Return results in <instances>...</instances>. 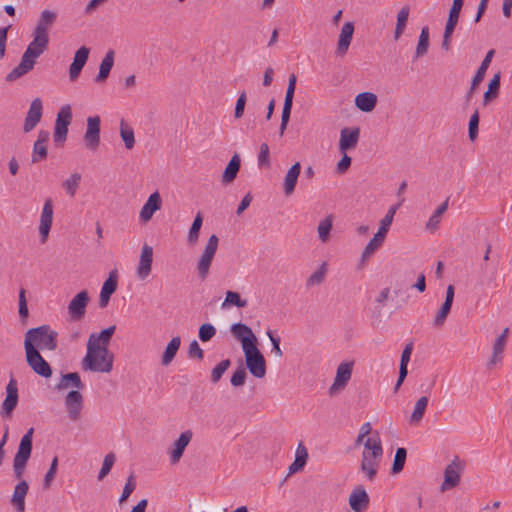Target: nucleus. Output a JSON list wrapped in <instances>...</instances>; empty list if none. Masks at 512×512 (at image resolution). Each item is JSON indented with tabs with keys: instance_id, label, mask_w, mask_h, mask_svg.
<instances>
[{
	"instance_id": "nucleus-35",
	"label": "nucleus",
	"mask_w": 512,
	"mask_h": 512,
	"mask_svg": "<svg viewBox=\"0 0 512 512\" xmlns=\"http://www.w3.org/2000/svg\"><path fill=\"white\" fill-rule=\"evenodd\" d=\"M69 386H72L78 390H82L84 388V384L81 381L80 375L77 372H70L67 374H63L56 384L55 388L58 391L65 390Z\"/></svg>"
},
{
	"instance_id": "nucleus-42",
	"label": "nucleus",
	"mask_w": 512,
	"mask_h": 512,
	"mask_svg": "<svg viewBox=\"0 0 512 512\" xmlns=\"http://www.w3.org/2000/svg\"><path fill=\"white\" fill-rule=\"evenodd\" d=\"M181 345V339L179 336L173 337L167 344L165 351L162 356L161 364L163 366L169 365L177 354Z\"/></svg>"
},
{
	"instance_id": "nucleus-18",
	"label": "nucleus",
	"mask_w": 512,
	"mask_h": 512,
	"mask_svg": "<svg viewBox=\"0 0 512 512\" xmlns=\"http://www.w3.org/2000/svg\"><path fill=\"white\" fill-rule=\"evenodd\" d=\"M494 54H495V50L491 49L487 52L484 59L482 60L479 68L477 69L474 77L472 78L471 86H470L468 92L466 93L465 97H466L467 102L470 101L476 87L483 81L486 71H487L489 65L491 64Z\"/></svg>"
},
{
	"instance_id": "nucleus-15",
	"label": "nucleus",
	"mask_w": 512,
	"mask_h": 512,
	"mask_svg": "<svg viewBox=\"0 0 512 512\" xmlns=\"http://www.w3.org/2000/svg\"><path fill=\"white\" fill-rule=\"evenodd\" d=\"M89 295L86 290L76 294L68 305V312L72 320H81L86 312Z\"/></svg>"
},
{
	"instance_id": "nucleus-28",
	"label": "nucleus",
	"mask_w": 512,
	"mask_h": 512,
	"mask_svg": "<svg viewBox=\"0 0 512 512\" xmlns=\"http://www.w3.org/2000/svg\"><path fill=\"white\" fill-rule=\"evenodd\" d=\"M50 137V133L45 130H41L38 134V138L33 145V153L31 157L32 163H39L47 157V146Z\"/></svg>"
},
{
	"instance_id": "nucleus-53",
	"label": "nucleus",
	"mask_w": 512,
	"mask_h": 512,
	"mask_svg": "<svg viewBox=\"0 0 512 512\" xmlns=\"http://www.w3.org/2000/svg\"><path fill=\"white\" fill-rule=\"evenodd\" d=\"M115 460H116L115 454L112 452L108 453L104 457L102 467H101L98 477H97L99 481L103 480L110 473V471L115 463Z\"/></svg>"
},
{
	"instance_id": "nucleus-46",
	"label": "nucleus",
	"mask_w": 512,
	"mask_h": 512,
	"mask_svg": "<svg viewBox=\"0 0 512 512\" xmlns=\"http://www.w3.org/2000/svg\"><path fill=\"white\" fill-rule=\"evenodd\" d=\"M429 48V28L427 26L421 29L418 43L416 46L414 59H418L427 54Z\"/></svg>"
},
{
	"instance_id": "nucleus-14",
	"label": "nucleus",
	"mask_w": 512,
	"mask_h": 512,
	"mask_svg": "<svg viewBox=\"0 0 512 512\" xmlns=\"http://www.w3.org/2000/svg\"><path fill=\"white\" fill-rule=\"evenodd\" d=\"M193 437L191 430H186L180 434L174 441L172 447L168 450L171 464H177L182 458L186 447L189 445Z\"/></svg>"
},
{
	"instance_id": "nucleus-60",
	"label": "nucleus",
	"mask_w": 512,
	"mask_h": 512,
	"mask_svg": "<svg viewBox=\"0 0 512 512\" xmlns=\"http://www.w3.org/2000/svg\"><path fill=\"white\" fill-rule=\"evenodd\" d=\"M247 377V373L243 366H239L236 371L233 373L230 383L234 387L243 386Z\"/></svg>"
},
{
	"instance_id": "nucleus-48",
	"label": "nucleus",
	"mask_w": 512,
	"mask_h": 512,
	"mask_svg": "<svg viewBox=\"0 0 512 512\" xmlns=\"http://www.w3.org/2000/svg\"><path fill=\"white\" fill-rule=\"evenodd\" d=\"M333 226V215L330 214L322 219L317 227L318 237L319 239L325 243L329 240V233Z\"/></svg>"
},
{
	"instance_id": "nucleus-32",
	"label": "nucleus",
	"mask_w": 512,
	"mask_h": 512,
	"mask_svg": "<svg viewBox=\"0 0 512 512\" xmlns=\"http://www.w3.org/2000/svg\"><path fill=\"white\" fill-rule=\"evenodd\" d=\"M28 489L29 486L25 480H21L14 488L11 503L16 508L17 512L25 511V497Z\"/></svg>"
},
{
	"instance_id": "nucleus-55",
	"label": "nucleus",
	"mask_w": 512,
	"mask_h": 512,
	"mask_svg": "<svg viewBox=\"0 0 512 512\" xmlns=\"http://www.w3.org/2000/svg\"><path fill=\"white\" fill-rule=\"evenodd\" d=\"M326 272H327V265L325 262H323L321 264L320 268L310 275V277L307 280V285L314 286V285L321 284L324 281Z\"/></svg>"
},
{
	"instance_id": "nucleus-38",
	"label": "nucleus",
	"mask_w": 512,
	"mask_h": 512,
	"mask_svg": "<svg viewBox=\"0 0 512 512\" xmlns=\"http://www.w3.org/2000/svg\"><path fill=\"white\" fill-rule=\"evenodd\" d=\"M403 201H404V199L402 198L399 201L398 204L392 205L388 209L386 215L380 221V227H379L376 235H378V236L382 237L383 239H385L386 234H387V232H388V230H389V228H390V226H391V224L393 222L394 216H395L397 210L399 209V207L402 205Z\"/></svg>"
},
{
	"instance_id": "nucleus-7",
	"label": "nucleus",
	"mask_w": 512,
	"mask_h": 512,
	"mask_svg": "<svg viewBox=\"0 0 512 512\" xmlns=\"http://www.w3.org/2000/svg\"><path fill=\"white\" fill-rule=\"evenodd\" d=\"M246 367L256 378H264L266 375V360L257 345L243 351Z\"/></svg>"
},
{
	"instance_id": "nucleus-11",
	"label": "nucleus",
	"mask_w": 512,
	"mask_h": 512,
	"mask_svg": "<svg viewBox=\"0 0 512 512\" xmlns=\"http://www.w3.org/2000/svg\"><path fill=\"white\" fill-rule=\"evenodd\" d=\"M233 337L241 343L242 350L252 348L257 345L258 340L252 329L241 322L234 323L230 327Z\"/></svg>"
},
{
	"instance_id": "nucleus-52",
	"label": "nucleus",
	"mask_w": 512,
	"mask_h": 512,
	"mask_svg": "<svg viewBox=\"0 0 512 512\" xmlns=\"http://www.w3.org/2000/svg\"><path fill=\"white\" fill-rule=\"evenodd\" d=\"M81 181V174L78 172L73 173L68 179H66L63 182V188L66 190V192L71 196L74 197L76 194L77 188L79 187Z\"/></svg>"
},
{
	"instance_id": "nucleus-34",
	"label": "nucleus",
	"mask_w": 512,
	"mask_h": 512,
	"mask_svg": "<svg viewBox=\"0 0 512 512\" xmlns=\"http://www.w3.org/2000/svg\"><path fill=\"white\" fill-rule=\"evenodd\" d=\"M412 350H413V344L408 343L405 346L404 350L402 351L401 360H400V368H399V376H398V380L394 387L395 391H397L400 388V386L402 385L403 381L405 380V378L408 374L407 365L410 361Z\"/></svg>"
},
{
	"instance_id": "nucleus-31",
	"label": "nucleus",
	"mask_w": 512,
	"mask_h": 512,
	"mask_svg": "<svg viewBox=\"0 0 512 512\" xmlns=\"http://www.w3.org/2000/svg\"><path fill=\"white\" fill-rule=\"evenodd\" d=\"M116 327L114 325L103 329L100 333H92L89 336L87 345H91L96 349V347H106L108 348L110 344V340L115 332Z\"/></svg>"
},
{
	"instance_id": "nucleus-57",
	"label": "nucleus",
	"mask_w": 512,
	"mask_h": 512,
	"mask_svg": "<svg viewBox=\"0 0 512 512\" xmlns=\"http://www.w3.org/2000/svg\"><path fill=\"white\" fill-rule=\"evenodd\" d=\"M231 362L229 359L222 360L218 365H216L211 372V381L213 383H217L225 371L229 368Z\"/></svg>"
},
{
	"instance_id": "nucleus-56",
	"label": "nucleus",
	"mask_w": 512,
	"mask_h": 512,
	"mask_svg": "<svg viewBox=\"0 0 512 512\" xmlns=\"http://www.w3.org/2000/svg\"><path fill=\"white\" fill-rule=\"evenodd\" d=\"M216 332V328L212 324L205 323L200 326L198 336L202 342H208L216 335Z\"/></svg>"
},
{
	"instance_id": "nucleus-21",
	"label": "nucleus",
	"mask_w": 512,
	"mask_h": 512,
	"mask_svg": "<svg viewBox=\"0 0 512 512\" xmlns=\"http://www.w3.org/2000/svg\"><path fill=\"white\" fill-rule=\"evenodd\" d=\"M89 53H90V49L87 48L86 46L80 47L75 52L73 62L71 63V65L69 67V78L71 81H75L79 77L83 67L85 66V64L88 60Z\"/></svg>"
},
{
	"instance_id": "nucleus-64",
	"label": "nucleus",
	"mask_w": 512,
	"mask_h": 512,
	"mask_svg": "<svg viewBox=\"0 0 512 512\" xmlns=\"http://www.w3.org/2000/svg\"><path fill=\"white\" fill-rule=\"evenodd\" d=\"M188 356L189 358H197L198 360H202L204 358V352L196 340L190 342Z\"/></svg>"
},
{
	"instance_id": "nucleus-4",
	"label": "nucleus",
	"mask_w": 512,
	"mask_h": 512,
	"mask_svg": "<svg viewBox=\"0 0 512 512\" xmlns=\"http://www.w3.org/2000/svg\"><path fill=\"white\" fill-rule=\"evenodd\" d=\"M114 355L106 347L87 345L86 355L81 361L82 369L97 373H110L113 369Z\"/></svg>"
},
{
	"instance_id": "nucleus-5",
	"label": "nucleus",
	"mask_w": 512,
	"mask_h": 512,
	"mask_svg": "<svg viewBox=\"0 0 512 512\" xmlns=\"http://www.w3.org/2000/svg\"><path fill=\"white\" fill-rule=\"evenodd\" d=\"M34 429L30 428L21 438L18 450L13 459V471L16 479H22L26 465L32 453Z\"/></svg>"
},
{
	"instance_id": "nucleus-27",
	"label": "nucleus",
	"mask_w": 512,
	"mask_h": 512,
	"mask_svg": "<svg viewBox=\"0 0 512 512\" xmlns=\"http://www.w3.org/2000/svg\"><path fill=\"white\" fill-rule=\"evenodd\" d=\"M353 33L354 24L352 22H346L341 28L337 42L336 54L338 56L343 57L346 55L353 38Z\"/></svg>"
},
{
	"instance_id": "nucleus-9",
	"label": "nucleus",
	"mask_w": 512,
	"mask_h": 512,
	"mask_svg": "<svg viewBox=\"0 0 512 512\" xmlns=\"http://www.w3.org/2000/svg\"><path fill=\"white\" fill-rule=\"evenodd\" d=\"M26 362L31 370L43 377L50 378L52 376V368L50 364L43 358L39 351L30 349L25 350Z\"/></svg>"
},
{
	"instance_id": "nucleus-49",
	"label": "nucleus",
	"mask_w": 512,
	"mask_h": 512,
	"mask_svg": "<svg viewBox=\"0 0 512 512\" xmlns=\"http://www.w3.org/2000/svg\"><path fill=\"white\" fill-rule=\"evenodd\" d=\"M120 136L125 144L126 149L130 150L135 145V137L133 129L124 122L120 123Z\"/></svg>"
},
{
	"instance_id": "nucleus-13",
	"label": "nucleus",
	"mask_w": 512,
	"mask_h": 512,
	"mask_svg": "<svg viewBox=\"0 0 512 512\" xmlns=\"http://www.w3.org/2000/svg\"><path fill=\"white\" fill-rule=\"evenodd\" d=\"M354 363L342 362L338 365L333 384L329 388L330 395L343 390L351 379Z\"/></svg>"
},
{
	"instance_id": "nucleus-1",
	"label": "nucleus",
	"mask_w": 512,
	"mask_h": 512,
	"mask_svg": "<svg viewBox=\"0 0 512 512\" xmlns=\"http://www.w3.org/2000/svg\"><path fill=\"white\" fill-rule=\"evenodd\" d=\"M57 19V13L45 9L40 13L36 26L32 33V41L23 53L20 63L7 75V82H14L33 70L36 60L49 46V33Z\"/></svg>"
},
{
	"instance_id": "nucleus-41",
	"label": "nucleus",
	"mask_w": 512,
	"mask_h": 512,
	"mask_svg": "<svg viewBox=\"0 0 512 512\" xmlns=\"http://www.w3.org/2000/svg\"><path fill=\"white\" fill-rule=\"evenodd\" d=\"M501 73L497 72L488 84V89L483 96V105H488L491 101L496 99L500 89Z\"/></svg>"
},
{
	"instance_id": "nucleus-20",
	"label": "nucleus",
	"mask_w": 512,
	"mask_h": 512,
	"mask_svg": "<svg viewBox=\"0 0 512 512\" xmlns=\"http://www.w3.org/2000/svg\"><path fill=\"white\" fill-rule=\"evenodd\" d=\"M52 221H53V202L49 198V199H46V201L44 203L41 217H40L39 232L41 235L42 243H45L48 238V235H49V232H50V229L52 226Z\"/></svg>"
},
{
	"instance_id": "nucleus-40",
	"label": "nucleus",
	"mask_w": 512,
	"mask_h": 512,
	"mask_svg": "<svg viewBox=\"0 0 512 512\" xmlns=\"http://www.w3.org/2000/svg\"><path fill=\"white\" fill-rule=\"evenodd\" d=\"M308 459V451L304 444L301 442L298 444L296 449V455L294 462L289 466V474H294L301 471L306 465Z\"/></svg>"
},
{
	"instance_id": "nucleus-36",
	"label": "nucleus",
	"mask_w": 512,
	"mask_h": 512,
	"mask_svg": "<svg viewBox=\"0 0 512 512\" xmlns=\"http://www.w3.org/2000/svg\"><path fill=\"white\" fill-rule=\"evenodd\" d=\"M377 103V96L372 92L359 93L355 98L356 107L363 112L372 111Z\"/></svg>"
},
{
	"instance_id": "nucleus-29",
	"label": "nucleus",
	"mask_w": 512,
	"mask_h": 512,
	"mask_svg": "<svg viewBox=\"0 0 512 512\" xmlns=\"http://www.w3.org/2000/svg\"><path fill=\"white\" fill-rule=\"evenodd\" d=\"M162 205V199L160 194L156 191L152 193L146 203L143 205L140 211V219L143 222H148L152 219L153 214L160 210Z\"/></svg>"
},
{
	"instance_id": "nucleus-33",
	"label": "nucleus",
	"mask_w": 512,
	"mask_h": 512,
	"mask_svg": "<svg viewBox=\"0 0 512 512\" xmlns=\"http://www.w3.org/2000/svg\"><path fill=\"white\" fill-rule=\"evenodd\" d=\"M300 172L301 165L299 162L293 164L287 171L284 178V193L286 196L294 192Z\"/></svg>"
},
{
	"instance_id": "nucleus-26",
	"label": "nucleus",
	"mask_w": 512,
	"mask_h": 512,
	"mask_svg": "<svg viewBox=\"0 0 512 512\" xmlns=\"http://www.w3.org/2000/svg\"><path fill=\"white\" fill-rule=\"evenodd\" d=\"M360 136V129L355 128H343L340 132L339 150L341 152H347L348 150L354 149L357 146Z\"/></svg>"
},
{
	"instance_id": "nucleus-43",
	"label": "nucleus",
	"mask_w": 512,
	"mask_h": 512,
	"mask_svg": "<svg viewBox=\"0 0 512 512\" xmlns=\"http://www.w3.org/2000/svg\"><path fill=\"white\" fill-rule=\"evenodd\" d=\"M505 346L506 342L503 341V338H496L492 348V355L487 362L488 369H492L495 365L502 362Z\"/></svg>"
},
{
	"instance_id": "nucleus-3",
	"label": "nucleus",
	"mask_w": 512,
	"mask_h": 512,
	"mask_svg": "<svg viewBox=\"0 0 512 512\" xmlns=\"http://www.w3.org/2000/svg\"><path fill=\"white\" fill-rule=\"evenodd\" d=\"M383 456V447L380 437L367 438L361 455L360 470L368 480L372 481L377 475L380 460Z\"/></svg>"
},
{
	"instance_id": "nucleus-58",
	"label": "nucleus",
	"mask_w": 512,
	"mask_h": 512,
	"mask_svg": "<svg viewBox=\"0 0 512 512\" xmlns=\"http://www.w3.org/2000/svg\"><path fill=\"white\" fill-rule=\"evenodd\" d=\"M292 105H293V103L284 102L283 109H282V115H281V124H280V128H279L280 136L284 135V132L289 123Z\"/></svg>"
},
{
	"instance_id": "nucleus-51",
	"label": "nucleus",
	"mask_w": 512,
	"mask_h": 512,
	"mask_svg": "<svg viewBox=\"0 0 512 512\" xmlns=\"http://www.w3.org/2000/svg\"><path fill=\"white\" fill-rule=\"evenodd\" d=\"M406 457H407L406 449L402 448V447L397 448L395 456H394L392 468H391L392 474H398L403 470L405 461H406Z\"/></svg>"
},
{
	"instance_id": "nucleus-50",
	"label": "nucleus",
	"mask_w": 512,
	"mask_h": 512,
	"mask_svg": "<svg viewBox=\"0 0 512 512\" xmlns=\"http://www.w3.org/2000/svg\"><path fill=\"white\" fill-rule=\"evenodd\" d=\"M203 223V217L200 212L197 213V215L194 218V221L189 229L187 240L189 244L194 245L198 238H199V232L202 227Z\"/></svg>"
},
{
	"instance_id": "nucleus-17",
	"label": "nucleus",
	"mask_w": 512,
	"mask_h": 512,
	"mask_svg": "<svg viewBox=\"0 0 512 512\" xmlns=\"http://www.w3.org/2000/svg\"><path fill=\"white\" fill-rule=\"evenodd\" d=\"M43 114V104L40 98H35L29 107L25 117L23 130L24 132L32 131L40 122Z\"/></svg>"
},
{
	"instance_id": "nucleus-54",
	"label": "nucleus",
	"mask_w": 512,
	"mask_h": 512,
	"mask_svg": "<svg viewBox=\"0 0 512 512\" xmlns=\"http://www.w3.org/2000/svg\"><path fill=\"white\" fill-rule=\"evenodd\" d=\"M226 305H235L238 308H244L247 306V300L241 299L239 293L234 291H227L226 298L222 304L223 307Z\"/></svg>"
},
{
	"instance_id": "nucleus-6",
	"label": "nucleus",
	"mask_w": 512,
	"mask_h": 512,
	"mask_svg": "<svg viewBox=\"0 0 512 512\" xmlns=\"http://www.w3.org/2000/svg\"><path fill=\"white\" fill-rule=\"evenodd\" d=\"M218 245L219 238L215 234L211 235L197 261V275L202 281L206 280L209 275L210 267L217 252Z\"/></svg>"
},
{
	"instance_id": "nucleus-63",
	"label": "nucleus",
	"mask_w": 512,
	"mask_h": 512,
	"mask_svg": "<svg viewBox=\"0 0 512 512\" xmlns=\"http://www.w3.org/2000/svg\"><path fill=\"white\" fill-rule=\"evenodd\" d=\"M296 82H297L296 75L295 74H291L289 76V79H288V87H287V90H286V95H285L284 102L293 103V97H294V93H295Z\"/></svg>"
},
{
	"instance_id": "nucleus-37",
	"label": "nucleus",
	"mask_w": 512,
	"mask_h": 512,
	"mask_svg": "<svg viewBox=\"0 0 512 512\" xmlns=\"http://www.w3.org/2000/svg\"><path fill=\"white\" fill-rule=\"evenodd\" d=\"M113 65H114V51L109 50L105 54L104 58L102 59V61L100 63L99 73L94 79L95 82H97V83L104 82L108 78Z\"/></svg>"
},
{
	"instance_id": "nucleus-44",
	"label": "nucleus",
	"mask_w": 512,
	"mask_h": 512,
	"mask_svg": "<svg viewBox=\"0 0 512 512\" xmlns=\"http://www.w3.org/2000/svg\"><path fill=\"white\" fill-rule=\"evenodd\" d=\"M384 240L382 237L378 235H374V237L367 243L365 246L362 255L360 264L364 265L365 262L383 245Z\"/></svg>"
},
{
	"instance_id": "nucleus-30",
	"label": "nucleus",
	"mask_w": 512,
	"mask_h": 512,
	"mask_svg": "<svg viewBox=\"0 0 512 512\" xmlns=\"http://www.w3.org/2000/svg\"><path fill=\"white\" fill-rule=\"evenodd\" d=\"M116 327L114 325L103 329L100 333H92L89 336L87 345H91L96 349V347H106L108 348L110 344V340L115 332Z\"/></svg>"
},
{
	"instance_id": "nucleus-61",
	"label": "nucleus",
	"mask_w": 512,
	"mask_h": 512,
	"mask_svg": "<svg viewBox=\"0 0 512 512\" xmlns=\"http://www.w3.org/2000/svg\"><path fill=\"white\" fill-rule=\"evenodd\" d=\"M57 467H58V458L54 457L51 462L50 468L48 469V471L44 477L43 485H44L45 489L50 488L51 483L56 475Z\"/></svg>"
},
{
	"instance_id": "nucleus-10",
	"label": "nucleus",
	"mask_w": 512,
	"mask_h": 512,
	"mask_svg": "<svg viewBox=\"0 0 512 512\" xmlns=\"http://www.w3.org/2000/svg\"><path fill=\"white\" fill-rule=\"evenodd\" d=\"M72 120V111L69 104L63 105L57 114L55 129H54V141L56 143L64 142L68 134V126Z\"/></svg>"
},
{
	"instance_id": "nucleus-22",
	"label": "nucleus",
	"mask_w": 512,
	"mask_h": 512,
	"mask_svg": "<svg viewBox=\"0 0 512 512\" xmlns=\"http://www.w3.org/2000/svg\"><path fill=\"white\" fill-rule=\"evenodd\" d=\"M153 248L147 244L142 247L137 267V275L141 280L146 279L152 270Z\"/></svg>"
},
{
	"instance_id": "nucleus-59",
	"label": "nucleus",
	"mask_w": 512,
	"mask_h": 512,
	"mask_svg": "<svg viewBox=\"0 0 512 512\" xmlns=\"http://www.w3.org/2000/svg\"><path fill=\"white\" fill-rule=\"evenodd\" d=\"M478 126H479V112L475 110V112L471 115L469 120V128L468 135L471 141H474L478 136Z\"/></svg>"
},
{
	"instance_id": "nucleus-12",
	"label": "nucleus",
	"mask_w": 512,
	"mask_h": 512,
	"mask_svg": "<svg viewBox=\"0 0 512 512\" xmlns=\"http://www.w3.org/2000/svg\"><path fill=\"white\" fill-rule=\"evenodd\" d=\"M100 117H88L87 129L83 137L85 147L90 151H96L100 144Z\"/></svg>"
},
{
	"instance_id": "nucleus-62",
	"label": "nucleus",
	"mask_w": 512,
	"mask_h": 512,
	"mask_svg": "<svg viewBox=\"0 0 512 512\" xmlns=\"http://www.w3.org/2000/svg\"><path fill=\"white\" fill-rule=\"evenodd\" d=\"M135 487H136L135 478H134V475L131 474L128 477L127 482L123 488L119 502L123 503L124 501H126L128 499V497L132 494V492L135 490Z\"/></svg>"
},
{
	"instance_id": "nucleus-23",
	"label": "nucleus",
	"mask_w": 512,
	"mask_h": 512,
	"mask_svg": "<svg viewBox=\"0 0 512 512\" xmlns=\"http://www.w3.org/2000/svg\"><path fill=\"white\" fill-rule=\"evenodd\" d=\"M369 502V496L362 485L357 486L349 496V505L354 512H364Z\"/></svg>"
},
{
	"instance_id": "nucleus-2",
	"label": "nucleus",
	"mask_w": 512,
	"mask_h": 512,
	"mask_svg": "<svg viewBox=\"0 0 512 512\" xmlns=\"http://www.w3.org/2000/svg\"><path fill=\"white\" fill-rule=\"evenodd\" d=\"M58 333L49 325L44 324L35 328H30L25 333L24 349L42 351H55L57 349Z\"/></svg>"
},
{
	"instance_id": "nucleus-24",
	"label": "nucleus",
	"mask_w": 512,
	"mask_h": 512,
	"mask_svg": "<svg viewBox=\"0 0 512 512\" xmlns=\"http://www.w3.org/2000/svg\"><path fill=\"white\" fill-rule=\"evenodd\" d=\"M118 285V274L117 270H112L109 273L108 278L103 283L101 292H100V299H99V306L101 308H105L110 300L111 295L116 291Z\"/></svg>"
},
{
	"instance_id": "nucleus-16",
	"label": "nucleus",
	"mask_w": 512,
	"mask_h": 512,
	"mask_svg": "<svg viewBox=\"0 0 512 512\" xmlns=\"http://www.w3.org/2000/svg\"><path fill=\"white\" fill-rule=\"evenodd\" d=\"M454 295H455L454 286L448 285V287L446 289L445 300H444L443 304L441 305L440 309L437 311V313L433 319L432 324L435 328H441L444 325V323L447 319V316L451 311V307H452L453 300H454Z\"/></svg>"
},
{
	"instance_id": "nucleus-45",
	"label": "nucleus",
	"mask_w": 512,
	"mask_h": 512,
	"mask_svg": "<svg viewBox=\"0 0 512 512\" xmlns=\"http://www.w3.org/2000/svg\"><path fill=\"white\" fill-rule=\"evenodd\" d=\"M409 13H410V8L408 5L403 6L399 10V12L397 14V22H396V27H395V31H394V39L395 40H398L401 37V35L404 33L406 24L408 21Z\"/></svg>"
},
{
	"instance_id": "nucleus-47",
	"label": "nucleus",
	"mask_w": 512,
	"mask_h": 512,
	"mask_svg": "<svg viewBox=\"0 0 512 512\" xmlns=\"http://www.w3.org/2000/svg\"><path fill=\"white\" fill-rule=\"evenodd\" d=\"M428 401L429 400L426 396H422L416 401L414 410L410 416V423L418 424L422 420L428 405Z\"/></svg>"
},
{
	"instance_id": "nucleus-39",
	"label": "nucleus",
	"mask_w": 512,
	"mask_h": 512,
	"mask_svg": "<svg viewBox=\"0 0 512 512\" xmlns=\"http://www.w3.org/2000/svg\"><path fill=\"white\" fill-rule=\"evenodd\" d=\"M241 166V160L238 154H234L227 164L223 175L222 182L229 184L235 180Z\"/></svg>"
},
{
	"instance_id": "nucleus-25",
	"label": "nucleus",
	"mask_w": 512,
	"mask_h": 512,
	"mask_svg": "<svg viewBox=\"0 0 512 512\" xmlns=\"http://www.w3.org/2000/svg\"><path fill=\"white\" fill-rule=\"evenodd\" d=\"M18 404L17 381L13 377L6 386V398L2 403V409L6 416H10Z\"/></svg>"
},
{
	"instance_id": "nucleus-19",
	"label": "nucleus",
	"mask_w": 512,
	"mask_h": 512,
	"mask_svg": "<svg viewBox=\"0 0 512 512\" xmlns=\"http://www.w3.org/2000/svg\"><path fill=\"white\" fill-rule=\"evenodd\" d=\"M65 406L69 418L73 421L78 420L83 408V396L78 389L72 390L66 395Z\"/></svg>"
},
{
	"instance_id": "nucleus-8",
	"label": "nucleus",
	"mask_w": 512,
	"mask_h": 512,
	"mask_svg": "<svg viewBox=\"0 0 512 512\" xmlns=\"http://www.w3.org/2000/svg\"><path fill=\"white\" fill-rule=\"evenodd\" d=\"M465 469V462L456 456L444 471V481L441 484V490L445 491L456 487L460 482L461 473Z\"/></svg>"
}]
</instances>
